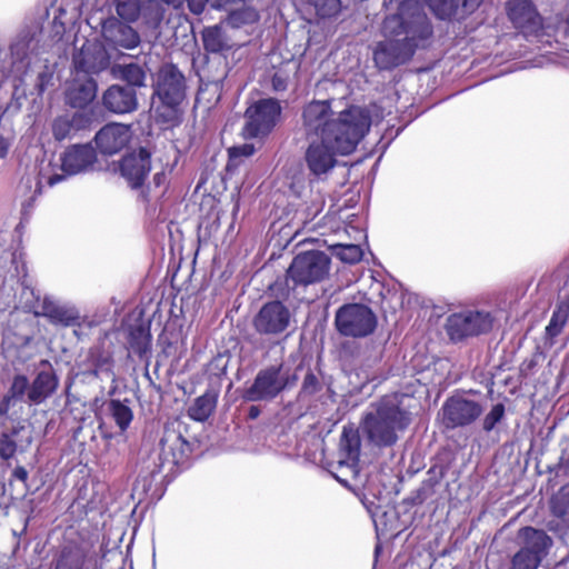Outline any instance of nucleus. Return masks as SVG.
Here are the masks:
<instances>
[{
	"mask_svg": "<svg viewBox=\"0 0 569 569\" xmlns=\"http://www.w3.org/2000/svg\"><path fill=\"white\" fill-rule=\"evenodd\" d=\"M390 38L377 43L373 61L381 70H391L409 61L419 43L433 34V28L418 0H403L395 14L383 21Z\"/></svg>",
	"mask_w": 569,
	"mask_h": 569,
	"instance_id": "f257e3e1",
	"label": "nucleus"
},
{
	"mask_svg": "<svg viewBox=\"0 0 569 569\" xmlns=\"http://www.w3.org/2000/svg\"><path fill=\"white\" fill-rule=\"evenodd\" d=\"M187 90V78L177 64L166 62L159 67L152 82L150 110L160 128L168 130L181 124Z\"/></svg>",
	"mask_w": 569,
	"mask_h": 569,
	"instance_id": "f03ea898",
	"label": "nucleus"
},
{
	"mask_svg": "<svg viewBox=\"0 0 569 569\" xmlns=\"http://www.w3.org/2000/svg\"><path fill=\"white\" fill-rule=\"evenodd\" d=\"M331 102L329 100H312L302 109V126L307 139L332 136H346L351 130L366 134L371 126L369 113L356 106L341 111L337 118H331Z\"/></svg>",
	"mask_w": 569,
	"mask_h": 569,
	"instance_id": "7ed1b4c3",
	"label": "nucleus"
},
{
	"mask_svg": "<svg viewBox=\"0 0 569 569\" xmlns=\"http://www.w3.org/2000/svg\"><path fill=\"white\" fill-rule=\"evenodd\" d=\"M405 395L391 393L382 396L372 405L373 411L367 412L362 419V429L367 439L379 448L392 447L412 422V413L405 406Z\"/></svg>",
	"mask_w": 569,
	"mask_h": 569,
	"instance_id": "20e7f679",
	"label": "nucleus"
},
{
	"mask_svg": "<svg viewBox=\"0 0 569 569\" xmlns=\"http://www.w3.org/2000/svg\"><path fill=\"white\" fill-rule=\"evenodd\" d=\"M365 136L351 130L346 136H332L329 140L325 137L308 139L309 146L305 153L308 169L317 177L327 173L336 166V154L352 153Z\"/></svg>",
	"mask_w": 569,
	"mask_h": 569,
	"instance_id": "39448f33",
	"label": "nucleus"
},
{
	"mask_svg": "<svg viewBox=\"0 0 569 569\" xmlns=\"http://www.w3.org/2000/svg\"><path fill=\"white\" fill-rule=\"evenodd\" d=\"M331 258L321 250H306L296 254L286 270V297L298 288L306 289L329 278Z\"/></svg>",
	"mask_w": 569,
	"mask_h": 569,
	"instance_id": "423d86ee",
	"label": "nucleus"
},
{
	"mask_svg": "<svg viewBox=\"0 0 569 569\" xmlns=\"http://www.w3.org/2000/svg\"><path fill=\"white\" fill-rule=\"evenodd\" d=\"M159 446V459L161 460V463H154L148 475L140 472L136 480V486H142L143 491L150 490L156 477L161 473V467L163 463L167 462L178 466L183 463L191 452L189 441L181 435V432L172 428L164 429Z\"/></svg>",
	"mask_w": 569,
	"mask_h": 569,
	"instance_id": "0eeeda50",
	"label": "nucleus"
},
{
	"mask_svg": "<svg viewBox=\"0 0 569 569\" xmlns=\"http://www.w3.org/2000/svg\"><path fill=\"white\" fill-rule=\"evenodd\" d=\"M335 327L343 337L366 338L376 331L378 318L367 305L345 303L336 311Z\"/></svg>",
	"mask_w": 569,
	"mask_h": 569,
	"instance_id": "6e6552de",
	"label": "nucleus"
},
{
	"mask_svg": "<svg viewBox=\"0 0 569 569\" xmlns=\"http://www.w3.org/2000/svg\"><path fill=\"white\" fill-rule=\"evenodd\" d=\"M283 362L262 368L256 375L252 383L241 392V398L248 402L271 401L297 380L293 376L282 375Z\"/></svg>",
	"mask_w": 569,
	"mask_h": 569,
	"instance_id": "1a4fd4ad",
	"label": "nucleus"
},
{
	"mask_svg": "<svg viewBox=\"0 0 569 569\" xmlns=\"http://www.w3.org/2000/svg\"><path fill=\"white\" fill-rule=\"evenodd\" d=\"M518 538L521 539L522 547L512 557L510 569H538L552 545V539L542 529L530 526L522 527L518 531Z\"/></svg>",
	"mask_w": 569,
	"mask_h": 569,
	"instance_id": "9d476101",
	"label": "nucleus"
},
{
	"mask_svg": "<svg viewBox=\"0 0 569 569\" xmlns=\"http://www.w3.org/2000/svg\"><path fill=\"white\" fill-rule=\"evenodd\" d=\"M493 327V318L489 312L468 310L455 312L447 317L445 330L450 341L457 343L468 338L486 335Z\"/></svg>",
	"mask_w": 569,
	"mask_h": 569,
	"instance_id": "9b49d317",
	"label": "nucleus"
},
{
	"mask_svg": "<svg viewBox=\"0 0 569 569\" xmlns=\"http://www.w3.org/2000/svg\"><path fill=\"white\" fill-rule=\"evenodd\" d=\"M506 16L513 29L527 40L545 34V21L532 0H507Z\"/></svg>",
	"mask_w": 569,
	"mask_h": 569,
	"instance_id": "f8f14e48",
	"label": "nucleus"
},
{
	"mask_svg": "<svg viewBox=\"0 0 569 569\" xmlns=\"http://www.w3.org/2000/svg\"><path fill=\"white\" fill-rule=\"evenodd\" d=\"M281 111L280 102L274 98L256 101L244 112V136L251 139L267 137L277 126Z\"/></svg>",
	"mask_w": 569,
	"mask_h": 569,
	"instance_id": "ddd939ff",
	"label": "nucleus"
},
{
	"mask_svg": "<svg viewBox=\"0 0 569 569\" xmlns=\"http://www.w3.org/2000/svg\"><path fill=\"white\" fill-rule=\"evenodd\" d=\"M114 171L119 172L131 189H141L151 171L150 150L139 147L127 152L114 162Z\"/></svg>",
	"mask_w": 569,
	"mask_h": 569,
	"instance_id": "4468645a",
	"label": "nucleus"
},
{
	"mask_svg": "<svg viewBox=\"0 0 569 569\" xmlns=\"http://www.w3.org/2000/svg\"><path fill=\"white\" fill-rule=\"evenodd\" d=\"M96 567L94 556L83 543L64 540L52 551L50 569H92Z\"/></svg>",
	"mask_w": 569,
	"mask_h": 569,
	"instance_id": "2eb2a0df",
	"label": "nucleus"
},
{
	"mask_svg": "<svg viewBox=\"0 0 569 569\" xmlns=\"http://www.w3.org/2000/svg\"><path fill=\"white\" fill-rule=\"evenodd\" d=\"M290 310L279 300L268 301L252 319V326L261 336H279L290 325Z\"/></svg>",
	"mask_w": 569,
	"mask_h": 569,
	"instance_id": "dca6fc26",
	"label": "nucleus"
},
{
	"mask_svg": "<svg viewBox=\"0 0 569 569\" xmlns=\"http://www.w3.org/2000/svg\"><path fill=\"white\" fill-rule=\"evenodd\" d=\"M441 411L445 427L456 429L475 422L481 416L482 407L475 400L455 395L446 399Z\"/></svg>",
	"mask_w": 569,
	"mask_h": 569,
	"instance_id": "f3484780",
	"label": "nucleus"
},
{
	"mask_svg": "<svg viewBox=\"0 0 569 569\" xmlns=\"http://www.w3.org/2000/svg\"><path fill=\"white\" fill-rule=\"evenodd\" d=\"M72 63L76 73L92 77L109 68L110 56L103 46L87 41L73 54Z\"/></svg>",
	"mask_w": 569,
	"mask_h": 569,
	"instance_id": "a211bd4d",
	"label": "nucleus"
},
{
	"mask_svg": "<svg viewBox=\"0 0 569 569\" xmlns=\"http://www.w3.org/2000/svg\"><path fill=\"white\" fill-rule=\"evenodd\" d=\"M101 37L104 43L114 50H131L141 42L139 32L128 22L116 17H109L103 20L101 23Z\"/></svg>",
	"mask_w": 569,
	"mask_h": 569,
	"instance_id": "6ab92c4d",
	"label": "nucleus"
},
{
	"mask_svg": "<svg viewBox=\"0 0 569 569\" xmlns=\"http://www.w3.org/2000/svg\"><path fill=\"white\" fill-rule=\"evenodd\" d=\"M132 138L130 126L109 122L94 136L96 151L104 157H111L128 147Z\"/></svg>",
	"mask_w": 569,
	"mask_h": 569,
	"instance_id": "aec40b11",
	"label": "nucleus"
},
{
	"mask_svg": "<svg viewBox=\"0 0 569 569\" xmlns=\"http://www.w3.org/2000/svg\"><path fill=\"white\" fill-rule=\"evenodd\" d=\"M61 170L67 174H77L91 169L97 162V151L90 144H71L60 156Z\"/></svg>",
	"mask_w": 569,
	"mask_h": 569,
	"instance_id": "412c9836",
	"label": "nucleus"
},
{
	"mask_svg": "<svg viewBox=\"0 0 569 569\" xmlns=\"http://www.w3.org/2000/svg\"><path fill=\"white\" fill-rule=\"evenodd\" d=\"M102 106L116 114L131 113L139 106L137 90L123 84H111L102 93Z\"/></svg>",
	"mask_w": 569,
	"mask_h": 569,
	"instance_id": "4be33fe9",
	"label": "nucleus"
},
{
	"mask_svg": "<svg viewBox=\"0 0 569 569\" xmlns=\"http://www.w3.org/2000/svg\"><path fill=\"white\" fill-rule=\"evenodd\" d=\"M98 83L93 77L74 73L66 89V102L77 109H84L97 97Z\"/></svg>",
	"mask_w": 569,
	"mask_h": 569,
	"instance_id": "5701e85b",
	"label": "nucleus"
},
{
	"mask_svg": "<svg viewBox=\"0 0 569 569\" xmlns=\"http://www.w3.org/2000/svg\"><path fill=\"white\" fill-rule=\"evenodd\" d=\"M128 349L140 360H148L151 357L152 335L150 325L140 322L129 326L127 330Z\"/></svg>",
	"mask_w": 569,
	"mask_h": 569,
	"instance_id": "b1692460",
	"label": "nucleus"
},
{
	"mask_svg": "<svg viewBox=\"0 0 569 569\" xmlns=\"http://www.w3.org/2000/svg\"><path fill=\"white\" fill-rule=\"evenodd\" d=\"M59 386V379L53 370H42L37 373L27 393L31 405H40L51 397Z\"/></svg>",
	"mask_w": 569,
	"mask_h": 569,
	"instance_id": "393cba45",
	"label": "nucleus"
},
{
	"mask_svg": "<svg viewBox=\"0 0 569 569\" xmlns=\"http://www.w3.org/2000/svg\"><path fill=\"white\" fill-rule=\"evenodd\" d=\"M41 192L42 183L39 174L27 173L21 177L16 189V197L21 200V214L23 218L30 214L34 201Z\"/></svg>",
	"mask_w": 569,
	"mask_h": 569,
	"instance_id": "a878e982",
	"label": "nucleus"
},
{
	"mask_svg": "<svg viewBox=\"0 0 569 569\" xmlns=\"http://www.w3.org/2000/svg\"><path fill=\"white\" fill-rule=\"evenodd\" d=\"M86 362L91 368L90 373L94 377H99L102 373L114 376L113 352L104 347L103 341L89 348Z\"/></svg>",
	"mask_w": 569,
	"mask_h": 569,
	"instance_id": "bb28decb",
	"label": "nucleus"
},
{
	"mask_svg": "<svg viewBox=\"0 0 569 569\" xmlns=\"http://www.w3.org/2000/svg\"><path fill=\"white\" fill-rule=\"evenodd\" d=\"M111 74L114 79L126 82V87H133L136 90L146 86L147 71L137 62L114 63L111 67Z\"/></svg>",
	"mask_w": 569,
	"mask_h": 569,
	"instance_id": "cd10ccee",
	"label": "nucleus"
},
{
	"mask_svg": "<svg viewBox=\"0 0 569 569\" xmlns=\"http://www.w3.org/2000/svg\"><path fill=\"white\" fill-rule=\"evenodd\" d=\"M41 315L56 326H80V316L74 309L57 305L53 301H43Z\"/></svg>",
	"mask_w": 569,
	"mask_h": 569,
	"instance_id": "c85d7f7f",
	"label": "nucleus"
},
{
	"mask_svg": "<svg viewBox=\"0 0 569 569\" xmlns=\"http://www.w3.org/2000/svg\"><path fill=\"white\" fill-rule=\"evenodd\" d=\"M203 49L209 53H222L233 48L221 26L207 27L201 32Z\"/></svg>",
	"mask_w": 569,
	"mask_h": 569,
	"instance_id": "c756f323",
	"label": "nucleus"
},
{
	"mask_svg": "<svg viewBox=\"0 0 569 569\" xmlns=\"http://www.w3.org/2000/svg\"><path fill=\"white\" fill-rule=\"evenodd\" d=\"M153 4V0H114L116 12L126 22L137 21Z\"/></svg>",
	"mask_w": 569,
	"mask_h": 569,
	"instance_id": "7c9ffc66",
	"label": "nucleus"
},
{
	"mask_svg": "<svg viewBox=\"0 0 569 569\" xmlns=\"http://www.w3.org/2000/svg\"><path fill=\"white\" fill-rule=\"evenodd\" d=\"M217 406V395L212 391H206L197 397L188 408V416L194 421H206L214 411Z\"/></svg>",
	"mask_w": 569,
	"mask_h": 569,
	"instance_id": "2f4dec72",
	"label": "nucleus"
},
{
	"mask_svg": "<svg viewBox=\"0 0 569 569\" xmlns=\"http://www.w3.org/2000/svg\"><path fill=\"white\" fill-rule=\"evenodd\" d=\"M299 63L292 59L282 61L271 77V88L276 92H283L288 89L291 79L299 71Z\"/></svg>",
	"mask_w": 569,
	"mask_h": 569,
	"instance_id": "473e14b6",
	"label": "nucleus"
},
{
	"mask_svg": "<svg viewBox=\"0 0 569 569\" xmlns=\"http://www.w3.org/2000/svg\"><path fill=\"white\" fill-rule=\"evenodd\" d=\"M430 11L440 20H462L456 0H423Z\"/></svg>",
	"mask_w": 569,
	"mask_h": 569,
	"instance_id": "72a5a7b5",
	"label": "nucleus"
},
{
	"mask_svg": "<svg viewBox=\"0 0 569 569\" xmlns=\"http://www.w3.org/2000/svg\"><path fill=\"white\" fill-rule=\"evenodd\" d=\"M569 319V303L560 302L557 308L553 310L552 316L548 326L546 327V337L549 339H555L558 337L567 321Z\"/></svg>",
	"mask_w": 569,
	"mask_h": 569,
	"instance_id": "f704fd0d",
	"label": "nucleus"
},
{
	"mask_svg": "<svg viewBox=\"0 0 569 569\" xmlns=\"http://www.w3.org/2000/svg\"><path fill=\"white\" fill-rule=\"evenodd\" d=\"M108 410L119 429L124 432L133 420V412L130 407L119 399H111L108 402Z\"/></svg>",
	"mask_w": 569,
	"mask_h": 569,
	"instance_id": "c9c22d12",
	"label": "nucleus"
},
{
	"mask_svg": "<svg viewBox=\"0 0 569 569\" xmlns=\"http://www.w3.org/2000/svg\"><path fill=\"white\" fill-rule=\"evenodd\" d=\"M319 19H332L341 12V0H307Z\"/></svg>",
	"mask_w": 569,
	"mask_h": 569,
	"instance_id": "e433bc0d",
	"label": "nucleus"
},
{
	"mask_svg": "<svg viewBox=\"0 0 569 569\" xmlns=\"http://www.w3.org/2000/svg\"><path fill=\"white\" fill-rule=\"evenodd\" d=\"M341 449L346 452L349 460H358L360 455V437L357 430L343 428L341 440Z\"/></svg>",
	"mask_w": 569,
	"mask_h": 569,
	"instance_id": "4c0bfd02",
	"label": "nucleus"
},
{
	"mask_svg": "<svg viewBox=\"0 0 569 569\" xmlns=\"http://www.w3.org/2000/svg\"><path fill=\"white\" fill-rule=\"evenodd\" d=\"M332 251L341 261L355 264L361 261L363 252L359 244H335L332 246Z\"/></svg>",
	"mask_w": 569,
	"mask_h": 569,
	"instance_id": "58836bf2",
	"label": "nucleus"
},
{
	"mask_svg": "<svg viewBox=\"0 0 569 569\" xmlns=\"http://www.w3.org/2000/svg\"><path fill=\"white\" fill-rule=\"evenodd\" d=\"M254 151V146L251 143H243L241 146L229 148L227 170L231 171L237 169L241 164L243 158L251 157Z\"/></svg>",
	"mask_w": 569,
	"mask_h": 569,
	"instance_id": "ea45409f",
	"label": "nucleus"
},
{
	"mask_svg": "<svg viewBox=\"0 0 569 569\" xmlns=\"http://www.w3.org/2000/svg\"><path fill=\"white\" fill-rule=\"evenodd\" d=\"M69 116H59L52 122V134L57 141H62L74 134Z\"/></svg>",
	"mask_w": 569,
	"mask_h": 569,
	"instance_id": "a19ab883",
	"label": "nucleus"
},
{
	"mask_svg": "<svg viewBox=\"0 0 569 569\" xmlns=\"http://www.w3.org/2000/svg\"><path fill=\"white\" fill-rule=\"evenodd\" d=\"M506 413L505 405L499 402L492 406L491 410L485 416L482 420V429L486 432L493 430L497 423H499Z\"/></svg>",
	"mask_w": 569,
	"mask_h": 569,
	"instance_id": "79ce46f5",
	"label": "nucleus"
},
{
	"mask_svg": "<svg viewBox=\"0 0 569 569\" xmlns=\"http://www.w3.org/2000/svg\"><path fill=\"white\" fill-rule=\"evenodd\" d=\"M29 388L30 385L28 378L24 375H16L6 395L13 400H22L23 396L28 393Z\"/></svg>",
	"mask_w": 569,
	"mask_h": 569,
	"instance_id": "37998d69",
	"label": "nucleus"
},
{
	"mask_svg": "<svg viewBox=\"0 0 569 569\" xmlns=\"http://www.w3.org/2000/svg\"><path fill=\"white\" fill-rule=\"evenodd\" d=\"M322 389V383L312 370L306 373L300 389V395L313 396Z\"/></svg>",
	"mask_w": 569,
	"mask_h": 569,
	"instance_id": "c03bdc74",
	"label": "nucleus"
},
{
	"mask_svg": "<svg viewBox=\"0 0 569 569\" xmlns=\"http://www.w3.org/2000/svg\"><path fill=\"white\" fill-rule=\"evenodd\" d=\"M17 442L14 439H11V435L7 432H1L0 435V459L10 460L14 457L17 452Z\"/></svg>",
	"mask_w": 569,
	"mask_h": 569,
	"instance_id": "a18cd8bd",
	"label": "nucleus"
},
{
	"mask_svg": "<svg viewBox=\"0 0 569 569\" xmlns=\"http://www.w3.org/2000/svg\"><path fill=\"white\" fill-rule=\"evenodd\" d=\"M52 80H53V73L48 71V70H43L41 72H39L34 79V88L33 90H30L29 93L30 94H37V96H42L43 92L46 91V89L52 84Z\"/></svg>",
	"mask_w": 569,
	"mask_h": 569,
	"instance_id": "49530a36",
	"label": "nucleus"
},
{
	"mask_svg": "<svg viewBox=\"0 0 569 569\" xmlns=\"http://www.w3.org/2000/svg\"><path fill=\"white\" fill-rule=\"evenodd\" d=\"M74 132L80 130H84L89 128L92 123V113L87 112L82 109V111H76L71 117H69Z\"/></svg>",
	"mask_w": 569,
	"mask_h": 569,
	"instance_id": "de8ad7c7",
	"label": "nucleus"
},
{
	"mask_svg": "<svg viewBox=\"0 0 569 569\" xmlns=\"http://www.w3.org/2000/svg\"><path fill=\"white\" fill-rule=\"evenodd\" d=\"M31 77L30 68L27 66L23 73L20 77H16L13 80V96L26 97L28 94L27 88L29 86V78Z\"/></svg>",
	"mask_w": 569,
	"mask_h": 569,
	"instance_id": "09e8293b",
	"label": "nucleus"
},
{
	"mask_svg": "<svg viewBox=\"0 0 569 569\" xmlns=\"http://www.w3.org/2000/svg\"><path fill=\"white\" fill-rule=\"evenodd\" d=\"M483 0H456L462 19L473 13Z\"/></svg>",
	"mask_w": 569,
	"mask_h": 569,
	"instance_id": "8fccbe9b",
	"label": "nucleus"
},
{
	"mask_svg": "<svg viewBox=\"0 0 569 569\" xmlns=\"http://www.w3.org/2000/svg\"><path fill=\"white\" fill-rule=\"evenodd\" d=\"M537 366V359L535 357L525 359L519 367L520 377L527 378L531 375L532 370Z\"/></svg>",
	"mask_w": 569,
	"mask_h": 569,
	"instance_id": "3c124183",
	"label": "nucleus"
},
{
	"mask_svg": "<svg viewBox=\"0 0 569 569\" xmlns=\"http://www.w3.org/2000/svg\"><path fill=\"white\" fill-rule=\"evenodd\" d=\"M208 1L209 0H184L190 12L196 16H199L204 11Z\"/></svg>",
	"mask_w": 569,
	"mask_h": 569,
	"instance_id": "603ef678",
	"label": "nucleus"
},
{
	"mask_svg": "<svg viewBox=\"0 0 569 569\" xmlns=\"http://www.w3.org/2000/svg\"><path fill=\"white\" fill-rule=\"evenodd\" d=\"M244 0H212V7L232 11V7L243 3Z\"/></svg>",
	"mask_w": 569,
	"mask_h": 569,
	"instance_id": "864d4df0",
	"label": "nucleus"
},
{
	"mask_svg": "<svg viewBox=\"0 0 569 569\" xmlns=\"http://www.w3.org/2000/svg\"><path fill=\"white\" fill-rule=\"evenodd\" d=\"M12 401L13 399L10 398L8 395L3 396V398L0 401V417L8 415Z\"/></svg>",
	"mask_w": 569,
	"mask_h": 569,
	"instance_id": "5fc2aeb1",
	"label": "nucleus"
},
{
	"mask_svg": "<svg viewBox=\"0 0 569 569\" xmlns=\"http://www.w3.org/2000/svg\"><path fill=\"white\" fill-rule=\"evenodd\" d=\"M12 476L23 483H26L28 480V471L22 466H17L12 471Z\"/></svg>",
	"mask_w": 569,
	"mask_h": 569,
	"instance_id": "6e6d98bb",
	"label": "nucleus"
},
{
	"mask_svg": "<svg viewBox=\"0 0 569 569\" xmlns=\"http://www.w3.org/2000/svg\"><path fill=\"white\" fill-rule=\"evenodd\" d=\"M9 147H10L9 141L4 137L0 136V159H3L7 157Z\"/></svg>",
	"mask_w": 569,
	"mask_h": 569,
	"instance_id": "4d7b16f0",
	"label": "nucleus"
},
{
	"mask_svg": "<svg viewBox=\"0 0 569 569\" xmlns=\"http://www.w3.org/2000/svg\"><path fill=\"white\" fill-rule=\"evenodd\" d=\"M260 413H261V409L258 406L252 405L248 409L247 418L249 420H254L260 416Z\"/></svg>",
	"mask_w": 569,
	"mask_h": 569,
	"instance_id": "13d9d810",
	"label": "nucleus"
},
{
	"mask_svg": "<svg viewBox=\"0 0 569 569\" xmlns=\"http://www.w3.org/2000/svg\"><path fill=\"white\" fill-rule=\"evenodd\" d=\"M152 180H153V183L156 187H160V186L164 184V182L167 180V176H166L164 171H159V172L154 173Z\"/></svg>",
	"mask_w": 569,
	"mask_h": 569,
	"instance_id": "bf43d9fd",
	"label": "nucleus"
},
{
	"mask_svg": "<svg viewBox=\"0 0 569 569\" xmlns=\"http://www.w3.org/2000/svg\"><path fill=\"white\" fill-rule=\"evenodd\" d=\"M166 4L172 7L176 10L182 9L184 4V0H161Z\"/></svg>",
	"mask_w": 569,
	"mask_h": 569,
	"instance_id": "052dcab7",
	"label": "nucleus"
},
{
	"mask_svg": "<svg viewBox=\"0 0 569 569\" xmlns=\"http://www.w3.org/2000/svg\"><path fill=\"white\" fill-rule=\"evenodd\" d=\"M62 179H63V176H61V174H57V173L52 174L48 179V184L49 186H54L56 183L60 182Z\"/></svg>",
	"mask_w": 569,
	"mask_h": 569,
	"instance_id": "680f3d73",
	"label": "nucleus"
},
{
	"mask_svg": "<svg viewBox=\"0 0 569 569\" xmlns=\"http://www.w3.org/2000/svg\"><path fill=\"white\" fill-rule=\"evenodd\" d=\"M22 429L23 426H14L8 433L11 435V439H14V437H17Z\"/></svg>",
	"mask_w": 569,
	"mask_h": 569,
	"instance_id": "e2e57ef3",
	"label": "nucleus"
},
{
	"mask_svg": "<svg viewBox=\"0 0 569 569\" xmlns=\"http://www.w3.org/2000/svg\"><path fill=\"white\" fill-rule=\"evenodd\" d=\"M552 511H553L555 515H562L565 512V509H559L558 505L556 502H553Z\"/></svg>",
	"mask_w": 569,
	"mask_h": 569,
	"instance_id": "0e129e2a",
	"label": "nucleus"
},
{
	"mask_svg": "<svg viewBox=\"0 0 569 569\" xmlns=\"http://www.w3.org/2000/svg\"><path fill=\"white\" fill-rule=\"evenodd\" d=\"M565 24H566V26H565V34H566L567 37H569V13H568V17H567V19H566Z\"/></svg>",
	"mask_w": 569,
	"mask_h": 569,
	"instance_id": "69168bd1",
	"label": "nucleus"
},
{
	"mask_svg": "<svg viewBox=\"0 0 569 569\" xmlns=\"http://www.w3.org/2000/svg\"><path fill=\"white\" fill-rule=\"evenodd\" d=\"M92 569H97V568H92Z\"/></svg>",
	"mask_w": 569,
	"mask_h": 569,
	"instance_id": "338daca9",
	"label": "nucleus"
}]
</instances>
